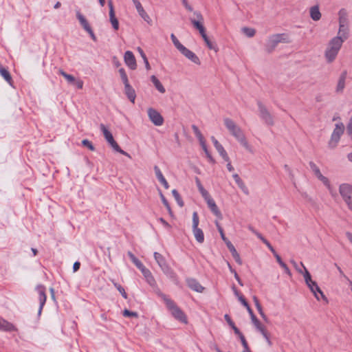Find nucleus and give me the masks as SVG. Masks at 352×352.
<instances>
[{"label": "nucleus", "instance_id": "1", "mask_svg": "<svg viewBox=\"0 0 352 352\" xmlns=\"http://www.w3.org/2000/svg\"><path fill=\"white\" fill-rule=\"evenodd\" d=\"M223 123L235 139L249 152H252V146L248 143L245 135L241 129L231 119L226 118L223 119Z\"/></svg>", "mask_w": 352, "mask_h": 352}, {"label": "nucleus", "instance_id": "2", "mask_svg": "<svg viewBox=\"0 0 352 352\" xmlns=\"http://www.w3.org/2000/svg\"><path fill=\"white\" fill-rule=\"evenodd\" d=\"M301 265L305 269L304 278L306 285L312 292L317 300H322L326 303L328 302V299L324 294L323 292L320 289L317 283L311 279V276L307 269L305 267L304 264L301 262Z\"/></svg>", "mask_w": 352, "mask_h": 352}, {"label": "nucleus", "instance_id": "3", "mask_svg": "<svg viewBox=\"0 0 352 352\" xmlns=\"http://www.w3.org/2000/svg\"><path fill=\"white\" fill-rule=\"evenodd\" d=\"M160 296L164 301L167 309L170 311L172 316L179 322L187 324L188 320L186 314L176 303L165 294H161Z\"/></svg>", "mask_w": 352, "mask_h": 352}, {"label": "nucleus", "instance_id": "4", "mask_svg": "<svg viewBox=\"0 0 352 352\" xmlns=\"http://www.w3.org/2000/svg\"><path fill=\"white\" fill-rule=\"evenodd\" d=\"M342 43V40L340 37H334L329 42L324 52L327 62L331 63L336 59Z\"/></svg>", "mask_w": 352, "mask_h": 352}, {"label": "nucleus", "instance_id": "5", "mask_svg": "<svg viewBox=\"0 0 352 352\" xmlns=\"http://www.w3.org/2000/svg\"><path fill=\"white\" fill-rule=\"evenodd\" d=\"M100 130L102 131L103 135L107 140V142L109 144V145L117 152L120 153L122 155H124L129 158H131V155L126 153V151L121 149L118 144L115 141L113 135L108 130V129L105 126L104 124H100Z\"/></svg>", "mask_w": 352, "mask_h": 352}, {"label": "nucleus", "instance_id": "6", "mask_svg": "<svg viewBox=\"0 0 352 352\" xmlns=\"http://www.w3.org/2000/svg\"><path fill=\"white\" fill-rule=\"evenodd\" d=\"M288 36L285 34H278L270 36L266 44V50L268 52H272L279 43H289Z\"/></svg>", "mask_w": 352, "mask_h": 352}, {"label": "nucleus", "instance_id": "7", "mask_svg": "<svg viewBox=\"0 0 352 352\" xmlns=\"http://www.w3.org/2000/svg\"><path fill=\"white\" fill-rule=\"evenodd\" d=\"M201 196L204 197V200L206 201L208 206L210 209V210L213 212V214L219 217V219H221V213L217 207L215 201L214 199L211 197L208 192H205L204 194L201 195Z\"/></svg>", "mask_w": 352, "mask_h": 352}, {"label": "nucleus", "instance_id": "8", "mask_svg": "<svg viewBox=\"0 0 352 352\" xmlns=\"http://www.w3.org/2000/svg\"><path fill=\"white\" fill-rule=\"evenodd\" d=\"M147 113L150 120L154 125L160 126L164 124L163 117L156 109L148 108Z\"/></svg>", "mask_w": 352, "mask_h": 352}, {"label": "nucleus", "instance_id": "9", "mask_svg": "<svg viewBox=\"0 0 352 352\" xmlns=\"http://www.w3.org/2000/svg\"><path fill=\"white\" fill-rule=\"evenodd\" d=\"M344 131V126L342 122L338 123L336 124V127L331 134V138L330 140V144H333V146L336 145L338 142L340 136L343 134Z\"/></svg>", "mask_w": 352, "mask_h": 352}, {"label": "nucleus", "instance_id": "10", "mask_svg": "<svg viewBox=\"0 0 352 352\" xmlns=\"http://www.w3.org/2000/svg\"><path fill=\"white\" fill-rule=\"evenodd\" d=\"M252 322L253 324L254 325V327L256 328V329L258 331H260V333L262 334V336L265 339L267 344L270 346H271L272 342L270 338V335H269L266 328L265 327V326L261 324V322L257 319L256 317L252 316Z\"/></svg>", "mask_w": 352, "mask_h": 352}, {"label": "nucleus", "instance_id": "11", "mask_svg": "<svg viewBox=\"0 0 352 352\" xmlns=\"http://www.w3.org/2000/svg\"><path fill=\"white\" fill-rule=\"evenodd\" d=\"M59 74L61 76H63L69 83L76 85L78 89H82L83 81L82 80L76 79L74 76H73L71 74H67L62 69L59 70Z\"/></svg>", "mask_w": 352, "mask_h": 352}, {"label": "nucleus", "instance_id": "12", "mask_svg": "<svg viewBox=\"0 0 352 352\" xmlns=\"http://www.w3.org/2000/svg\"><path fill=\"white\" fill-rule=\"evenodd\" d=\"M310 168L314 172L315 175L320 179L329 189H330V184L329 179L323 176L319 169V168L314 162L309 163Z\"/></svg>", "mask_w": 352, "mask_h": 352}, {"label": "nucleus", "instance_id": "13", "mask_svg": "<svg viewBox=\"0 0 352 352\" xmlns=\"http://www.w3.org/2000/svg\"><path fill=\"white\" fill-rule=\"evenodd\" d=\"M339 192L344 201L352 197V186L349 184H342L340 186Z\"/></svg>", "mask_w": 352, "mask_h": 352}, {"label": "nucleus", "instance_id": "14", "mask_svg": "<svg viewBox=\"0 0 352 352\" xmlns=\"http://www.w3.org/2000/svg\"><path fill=\"white\" fill-rule=\"evenodd\" d=\"M36 290L38 293V300L40 303L38 314H41L47 300L45 287L43 285H38L36 287Z\"/></svg>", "mask_w": 352, "mask_h": 352}, {"label": "nucleus", "instance_id": "15", "mask_svg": "<svg viewBox=\"0 0 352 352\" xmlns=\"http://www.w3.org/2000/svg\"><path fill=\"white\" fill-rule=\"evenodd\" d=\"M197 16L199 20L195 19H190V21L192 24L193 25L194 28H196L197 30H199L201 36L206 34V29L203 25V16L200 13L197 14Z\"/></svg>", "mask_w": 352, "mask_h": 352}, {"label": "nucleus", "instance_id": "16", "mask_svg": "<svg viewBox=\"0 0 352 352\" xmlns=\"http://www.w3.org/2000/svg\"><path fill=\"white\" fill-rule=\"evenodd\" d=\"M124 60L126 65L131 69H135L137 67L135 58L131 51H126L124 56Z\"/></svg>", "mask_w": 352, "mask_h": 352}, {"label": "nucleus", "instance_id": "17", "mask_svg": "<svg viewBox=\"0 0 352 352\" xmlns=\"http://www.w3.org/2000/svg\"><path fill=\"white\" fill-rule=\"evenodd\" d=\"M260 117L268 125H273V118L270 112L263 106L259 107Z\"/></svg>", "mask_w": 352, "mask_h": 352}, {"label": "nucleus", "instance_id": "18", "mask_svg": "<svg viewBox=\"0 0 352 352\" xmlns=\"http://www.w3.org/2000/svg\"><path fill=\"white\" fill-rule=\"evenodd\" d=\"M0 331H16L17 328L11 322L0 317Z\"/></svg>", "mask_w": 352, "mask_h": 352}, {"label": "nucleus", "instance_id": "19", "mask_svg": "<svg viewBox=\"0 0 352 352\" xmlns=\"http://www.w3.org/2000/svg\"><path fill=\"white\" fill-rule=\"evenodd\" d=\"M181 53L188 59L191 60L192 63L200 65L201 62L199 57L192 51L186 48V47L181 52Z\"/></svg>", "mask_w": 352, "mask_h": 352}, {"label": "nucleus", "instance_id": "20", "mask_svg": "<svg viewBox=\"0 0 352 352\" xmlns=\"http://www.w3.org/2000/svg\"><path fill=\"white\" fill-rule=\"evenodd\" d=\"M109 17H110V21L112 24L113 28L118 30L119 28V23L118 19L116 17L115 12L113 6V3L111 1H109Z\"/></svg>", "mask_w": 352, "mask_h": 352}, {"label": "nucleus", "instance_id": "21", "mask_svg": "<svg viewBox=\"0 0 352 352\" xmlns=\"http://www.w3.org/2000/svg\"><path fill=\"white\" fill-rule=\"evenodd\" d=\"M188 286L192 290L201 293L204 290V287H202L200 283L194 278H188L187 279Z\"/></svg>", "mask_w": 352, "mask_h": 352}, {"label": "nucleus", "instance_id": "22", "mask_svg": "<svg viewBox=\"0 0 352 352\" xmlns=\"http://www.w3.org/2000/svg\"><path fill=\"white\" fill-rule=\"evenodd\" d=\"M154 170H155L156 177H157V179L159 180V182L163 185V186L166 189H168L169 188L168 183L166 181V179H165V177H164V175H163L162 171L160 170V169L159 168V167L157 166H155Z\"/></svg>", "mask_w": 352, "mask_h": 352}, {"label": "nucleus", "instance_id": "23", "mask_svg": "<svg viewBox=\"0 0 352 352\" xmlns=\"http://www.w3.org/2000/svg\"><path fill=\"white\" fill-rule=\"evenodd\" d=\"M125 94L126 95L129 100L133 103H135L136 98L135 91L130 84L124 85Z\"/></svg>", "mask_w": 352, "mask_h": 352}, {"label": "nucleus", "instance_id": "24", "mask_svg": "<svg viewBox=\"0 0 352 352\" xmlns=\"http://www.w3.org/2000/svg\"><path fill=\"white\" fill-rule=\"evenodd\" d=\"M348 36H349L348 25H339L338 36L336 37H340L341 38V40H342V43H344V41L347 39Z\"/></svg>", "mask_w": 352, "mask_h": 352}, {"label": "nucleus", "instance_id": "25", "mask_svg": "<svg viewBox=\"0 0 352 352\" xmlns=\"http://www.w3.org/2000/svg\"><path fill=\"white\" fill-rule=\"evenodd\" d=\"M339 15V25H348V13L345 9H341L338 13Z\"/></svg>", "mask_w": 352, "mask_h": 352}, {"label": "nucleus", "instance_id": "26", "mask_svg": "<svg viewBox=\"0 0 352 352\" xmlns=\"http://www.w3.org/2000/svg\"><path fill=\"white\" fill-rule=\"evenodd\" d=\"M151 80L159 92H160L161 94H164L166 92L164 87L155 76H151Z\"/></svg>", "mask_w": 352, "mask_h": 352}, {"label": "nucleus", "instance_id": "27", "mask_svg": "<svg viewBox=\"0 0 352 352\" xmlns=\"http://www.w3.org/2000/svg\"><path fill=\"white\" fill-rule=\"evenodd\" d=\"M310 16L314 21H319L321 18V13L318 6H312L310 8Z\"/></svg>", "mask_w": 352, "mask_h": 352}, {"label": "nucleus", "instance_id": "28", "mask_svg": "<svg viewBox=\"0 0 352 352\" xmlns=\"http://www.w3.org/2000/svg\"><path fill=\"white\" fill-rule=\"evenodd\" d=\"M76 17L78 19V21H79L80 23L81 24V25L83 27V28L86 31L90 30V28H91L90 27L88 21H87V19L85 18V16L79 11L76 12Z\"/></svg>", "mask_w": 352, "mask_h": 352}, {"label": "nucleus", "instance_id": "29", "mask_svg": "<svg viewBox=\"0 0 352 352\" xmlns=\"http://www.w3.org/2000/svg\"><path fill=\"white\" fill-rule=\"evenodd\" d=\"M192 232L197 241L199 243H202L204 241V234L202 230L199 228H193Z\"/></svg>", "mask_w": 352, "mask_h": 352}, {"label": "nucleus", "instance_id": "30", "mask_svg": "<svg viewBox=\"0 0 352 352\" xmlns=\"http://www.w3.org/2000/svg\"><path fill=\"white\" fill-rule=\"evenodd\" d=\"M250 230H252V232H254L256 236L260 239L263 243H265L267 247L270 249V250L273 253L275 252V250L274 249V248L271 245V244L270 243V242L265 239L261 233L258 232L257 231H256L255 230H254L253 228H250Z\"/></svg>", "mask_w": 352, "mask_h": 352}, {"label": "nucleus", "instance_id": "31", "mask_svg": "<svg viewBox=\"0 0 352 352\" xmlns=\"http://www.w3.org/2000/svg\"><path fill=\"white\" fill-rule=\"evenodd\" d=\"M154 257L156 262L158 263V265L162 269H164L166 267L165 258L161 254L158 252H155Z\"/></svg>", "mask_w": 352, "mask_h": 352}, {"label": "nucleus", "instance_id": "32", "mask_svg": "<svg viewBox=\"0 0 352 352\" xmlns=\"http://www.w3.org/2000/svg\"><path fill=\"white\" fill-rule=\"evenodd\" d=\"M345 79H346L345 74H342L339 78V80H338V82L337 85V87H336L337 91L341 92L343 91L344 86H345Z\"/></svg>", "mask_w": 352, "mask_h": 352}, {"label": "nucleus", "instance_id": "33", "mask_svg": "<svg viewBox=\"0 0 352 352\" xmlns=\"http://www.w3.org/2000/svg\"><path fill=\"white\" fill-rule=\"evenodd\" d=\"M0 74L9 84L11 85L12 77L9 72L6 69L3 67H0Z\"/></svg>", "mask_w": 352, "mask_h": 352}, {"label": "nucleus", "instance_id": "34", "mask_svg": "<svg viewBox=\"0 0 352 352\" xmlns=\"http://www.w3.org/2000/svg\"><path fill=\"white\" fill-rule=\"evenodd\" d=\"M253 300H254V302L255 304V306L259 313V314L261 315V316L263 318V319H266V316L263 311V309H262V307L258 301V299L257 298L256 296H253Z\"/></svg>", "mask_w": 352, "mask_h": 352}, {"label": "nucleus", "instance_id": "35", "mask_svg": "<svg viewBox=\"0 0 352 352\" xmlns=\"http://www.w3.org/2000/svg\"><path fill=\"white\" fill-rule=\"evenodd\" d=\"M206 43V45H207V47L210 49V50H214L215 52H217L218 50V48L217 47V46L213 43H212L210 39L208 38L207 34H204L201 36Z\"/></svg>", "mask_w": 352, "mask_h": 352}, {"label": "nucleus", "instance_id": "36", "mask_svg": "<svg viewBox=\"0 0 352 352\" xmlns=\"http://www.w3.org/2000/svg\"><path fill=\"white\" fill-rule=\"evenodd\" d=\"M233 178L235 181V182L236 183V184L238 185V186L243 191H245V190L247 189L244 182H243V180L240 178L239 175L236 173L234 174L233 175Z\"/></svg>", "mask_w": 352, "mask_h": 352}, {"label": "nucleus", "instance_id": "37", "mask_svg": "<svg viewBox=\"0 0 352 352\" xmlns=\"http://www.w3.org/2000/svg\"><path fill=\"white\" fill-rule=\"evenodd\" d=\"M192 129L193 133H195V136L198 139L199 143L205 141L204 137L203 136L201 132L200 131V130L199 129V128L197 126L192 125Z\"/></svg>", "mask_w": 352, "mask_h": 352}, {"label": "nucleus", "instance_id": "38", "mask_svg": "<svg viewBox=\"0 0 352 352\" xmlns=\"http://www.w3.org/2000/svg\"><path fill=\"white\" fill-rule=\"evenodd\" d=\"M216 149L226 162H229V157L228 153L221 144Z\"/></svg>", "mask_w": 352, "mask_h": 352}, {"label": "nucleus", "instance_id": "39", "mask_svg": "<svg viewBox=\"0 0 352 352\" xmlns=\"http://www.w3.org/2000/svg\"><path fill=\"white\" fill-rule=\"evenodd\" d=\"M128 255L129 256V258H131V261L134 263V265L138 268H141L143 265V264L142 263V262L138 260L133 253H131V252H128Z\"/></svg>", "mask_w": 352, "mask_h": 352}, {"label": "nucleus", "instance_id": "40", "mask_svg": "<svg viewBox=\"0 0 352 352\" xmlns=\"http://www.w3.org/2000/svg\"><path fill=\"white\" fill-rule=\"evenodd\" d=\"M335 266L336 267L338 271L339 272V274H340V276L344 278L349 282V285L351 287V290L352 292V282H351V280L344 274V272L342 270V269L340 268V267L339 265H338L336 263Z\"/></svg>", "mask_w": 352, "mask_h": 352}, {"label": "nucleus", "instance_id": "41", "mask_svg": "<svg viewBox=\"0 0 352 352\" xmlns=\"http://www.w3.org/2000/svg\"><path fill=\"white\" fill-rule=\"evenodd\" d=\"M119 73H120L121 79H122L124 85L129 84V82L128 77H127V75H126L124 69L123 68H120L119 69Z\"/></svg>", "mask_w": 352, "mask_h": 352}, {"label": "nucleus", "instance_id": "42", "mask_svg": "<svg viewBox=\"0 0 352 352\" xmlns=\"http://www.w3.org/2000/svg\"><path fill=\"white\" fill-rule=\"evenodd\" d=\"M291 263L293 265L294 267L296 269V270L299 273V274H301L304 276V273H305V269L304 267L301 265V263L300 264V265H298L296 261H291Z\"/></svg>", "mask_w": 352, "mask_h": 352}, {"label": "nucleus", "instance_id": "43", "mask_svg": "<svg viewBox=\"0 0 352 352\" xmlns=\"http://www.w3.org/2000/svg\"><path fill=\"white\" fill-rule=\"evenodd\" d=\"M199 223V216L197 212L192 213V229L197 228Z\"/></svg>", "mask_w": 352, "mask_h": 352}, {"label": "nucleus", "instance_id": "44", "mask_svg": "<svg viewBox=\"0 0 352 352\" xmlns=\"http://www.w3.org/2000/svg\"><path fill=\"white\" fill-rule=\"evenodd\" d=\"M195 182H196V185L198 188V190L199 191V192L201 193V195H203L204 194L205 192H208L204 188V186H202L201 183V181L199 180V179L198 177H196L195 178Z\"/></svg>", "mask_w": 352, "mask_h": 352}, {"label": "nucleus", "instance_id": "45", "mask_svg": "<svg viewBox=\"0 0 352 352\" xmlns=\"http://www.w3.org/2000/svg\"><path fill=\"white\" fill-rule=\"evenodd\" d=\"M243 32L245 35H247L248 37H252L254 36L256 31L254 29L249 28H244L243 29Z\"/></svg>", "mask_w": 352, "mask_h": 352}, {"label": "nucleus", "instance_id": "46", "mask_svg": "<svg viewBox=\"0 0 352 352\" xmlns=\"http://www.w3.org/2000/svg\"><path fill=\"white\" fill-rule=\"evenodd\" d=\"M82 144L84 146L87 147L90 151H94L95 150V147L94 146L91 142H90L89 140H88L87 139H85L82 141Z\"/></svg>", "mask_w": 352, "mask_h": 352}, {"label": "nucleus", "instance_id": "47", "mask_svg": "<svg viewBox=\"0 0 352 352\" xmlns=\"http://www.w3.org/2000/svg\"><path fill=\"white\" fill-rule=\"evenodd\" d=\"M123 316L124 317H135V318H138V314L137 312H134V311H131L128 309H124V311H123Z\"/></svg>", "mask_w": 352, "mask_h": 352}, {"label": "nucleus", "instance_id": "48", "mask_svg": "<svg viewBox=\"0 0 352 352\" xmlns=\"http://www.w3.org/2000/svg\"><path fill=\"white\" fill-rule=\"evenodd\" d=\"M114 285L117 288V289L120 292V293L121 294L122 297L126 299L127 298V294L125 292L124 289L120 285H119L118 283H114Z\"/></svg>", "mask_w": 352, "mask_h": 352}, {"label": "nucleus", "instance_id": "49", "mask_svg": "<svg viewBox=\"0 0 352 352\" xmlns=\"http://www.w3.org/2000/svg\"><path fill=\"white\" fill-rule=\"evenodd\" d=\"M138 14L146 22L151 23V19L145 10H143L142 12H140Z\"/></svg>", "mask_w": 352, "mask_h": 352}, {"label": "nucleus", "instance_id": "50", "mask_svg": "<svg viewBox=\"0 0 352 352\" xmlns=\"http://www.w3.org/2000/svg\"><path fill=\"white\" fill-rule=\"evenodd\" d=\"M172 193H173V196L175 197V199L178 201L179 204L181 206H183V203L181 201V197H180V195H179L178 192L176 190H173L172 191Z\"/></svg>", "mask_w": 352, "mask_h": 352}, {"label": "nucleus", "instance_id": "51", "mask_svg": "<svg viewBox=\"0 0 352 352\" xmlns=\"http://www.w3.org/2000/svg\"><path fill=\"white\" fill-rule=\"evenodd\" d=\"M141 272L142 273V274L144 275V276L146 278V276H148L151 272H150V270L148 269H147L144 265H142V267L141 268L139 269Z\"/></svg>", "mask_w": 352, "mask_h": 352}, {"label": "nucleus", "instance_id": "52", "mask_svg": "<svg viewBox=\"0 0 352 352\" xmlns=\"http://www.w3.org/2000/svg\"><path fill=\"white\" fill-rule=\"evenodd\" d=\"M135 6V8L138 11V13L140 12H142L143 10H144V8L142 7L141 3L140 2V1H135V2H133Z\"/></svg>", "mask_w": 352, "mask_h": 352}, {"label": "nucleus", "instance_id": "53", "mask_svg": "<svg viewBox=\"0 0 352 352\" xmlns=\"http://www.w3.org/2000/svg\"><path fill=\"white\" fill-rule=\"evenodd\" d=\"M135 6V8L138 11V13L140 12H142L143 10H144V8L142 7L141 3L140 2V1H135V2H133Z\"/></svg>", "mask_w": 352, "mask_h": 352}, {"label": "nucleus", "instance_id": "54", "mask_svg": "<svg viewBox=\"0 0 352 352\" xmlns=\"http://www.w3.org/2000/svg\"><path fill=\"white\" fill-rule=\"evenodd\" d=\"M233 258H234L235 261L239 264V265H241L242 264V261L240 258V256L239 254V253L236 252H234L232 254Z\"/></svg>", "mask_w": 352, "mask_h": 352}, {"label": "nucleus", "instance_id": "55", "mask_svg": "<svg viewBox=\"0 0 352 352\" xmlns=\"http://www.w3.org/2000/svg\"><path fill=\"white\" fill-rule=\"evenodd\" d=\"M145 278L149 285H154L155 284V280L153 276H152L151 273L148 276H146Z\"/></svg>", "mask_w": 352, "mask_h": 352}, {"label": "nucleus", "instance_id": "56", "mask_svg": "<svg viewBox=\"0 0 352 352\" xmlns=\"http://www.w3.org/2000/svg\"><path fill=\"white\" fill-rule=\"evenodd\" d=\"M225 242L227 245V247L228 248L229 250L230 251V252L232 254L236 252L235 248L234 247V245L232 244V243L229 240H228Z\"/></svg>", "mask_w": 352, "mask_h": 352}, {"label": "nucleus", "instance_id": "57", "mask_svg": "<svg viewBox=\"0 0 352 352\" xmlns=\"http://www.w3.org/2000/svg\"><path fill=\"white\" fill-rule=\"evenodd\" d=\"M162 197V202L163 204H164V206H166V208H167L168 212L171 214L172 213V211H171V209H170V207L167 201V200L165 199V197H164V195H161Z\"/></svg>", "mask_w": 352, "mask_h": 352}, {"label": "nucleus", "instance_id": "58", "mask_svg": "<svg viewBox=\"0 0 352 352\" xmlns=\"http://www.w3.org/2000/svg\"><path fill=\"white\" fill-rule=\"evenodd\" d=\"M228 266H229L230 272L234 274V278L236 279V280L239 282V283L240 285H242L240 278H239V275L237 274L236 272L232 268V267L230 266V264H228Z\"/></svg>", "mask_w": 352, "mask_h": 352}, {"label": "nucleus", "instance_id": "59", "mask_svg": "<svg viewBox=\"0 0 352 352\" xmlns=\"http://www.w3.org/2000/svg\"><path fill=\"white\" fill-rule=\"evenodd\" d=\"M236 294L238 296V298L239 301L243 305L244 307H248V303L245 299V298L242 295H239L237 292H236Z\"/></svg>", "mask_w": 352, "mask_h": 352}, {"label": "nucleus", "instance_id": "60", "mask_svg": "<svg viewBox=\"0 0 352 352\" xmlns=\"http://www.w3.org/2000/svg\"><path fill=\"white\" fill-rule=\"evenodd\" d=\"M239 338L241 340V344H242L243 348L248 349V342H247L244 336L242 334L241 336H239Z\"/></svg>", "mask_w": 352, "mask_h": 352}, {"label": "nucleus", "instance_id": "61", "mask_svg": "<svg viewBox=\"0 0 352 352\" xmlns=\"http://www.w3.org/2000/svg\"><path fill=\"white\" fill-rule=\"evenodd\" d=\"M174 45L175 46V47L181 52L184 48L185 47V46H184L179 41L175 42L173 43Z\"/></svg>", "mask_w": 352, "mask_h": 352}, {"label": "nucleus", "instance_id": "62", "mask_svg": "<svg viewBox=\"0 0 352 352\" xmlns=\"http://www.w3.org/2000/svg\"><path fill=\"white\" fill-rule=\"evenodd\" d=\"M274 254V256H275L277 262L278 263V264L282 266L283 264H284L285 263L282 261L280 256L276 253V252L275 251L274 252L272 253Z\"/></svg>", "mask_w": 352, "mask_h": 352}, {"label": "nucleus", "instance_id": "63", "mask_svg": "<svg viewBox=\"0 0 352 352\" xmlns=\"http://www.w3.org/2000/svg\"><path fill=\"white\" fill-rule=\"evenodd\" d=\"M347 132L349 135H352V116L347 125Z\"/></svg>", "mask_w": 352, "mask_h": 352}, {"label": "nucleus", "instance_id": "64", "mask_svg": "<svg viewBox=\"0 0 352 352\" xmlns=\"http://www.w3.org/2000/svg\"><path fill=\"white\" fill-rule=\"evenodd\" d=\"M346 203V204L348 206V208L352 211V196L351 197V198L349 199H347L344 201Z\"/></svg>", "mask_w": 352, "mask_h": 352}]
</instances>
